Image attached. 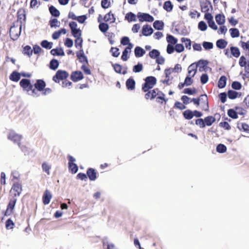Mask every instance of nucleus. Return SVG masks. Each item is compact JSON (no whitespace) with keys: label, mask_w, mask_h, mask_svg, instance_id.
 Instances as JSON below:
<instances>
[{"label":"nucleus","mask_w":249,"mask_h":249,"mask_svg":"<svg viewBox=\"0 0 249 249\" xmlns=\"http://www.w3.org/2000/svg\"><path fill=\"white\" fill-rule=\"evenodd\" d=\"M104 20L106 21H109L110 23H114L115 22V18L114 15L111 12H109L106 14L104 17Z\"/></svg>","instance_id":"obj_19"},{"label":"nucleus","mask_w":249,"mask_h":249,"mask_svg":"<svg viewBox=\"0 0 249 249\" xmlns=\"http://www.w3.org/2000/svg\"><path fill=\"white\" fill-rule=\"evenodd\" d=\"M231 36L232 38L237 37L239 36V31L237 28H231L229 30Z\"/></svg>","instance_id":"obj_32"},{"label":"nucleus","mask_w":249,"mask_h":249,"mask_svg":"<svg viewBox=\"0 0 249 249\" xmlns=\"http://www.w3.org/2000/svg\"><path fill=\"white\" fill-rule=\"evenodd\" d=\"M228 97L231 99H234L241 96V93L232 90H229L228 92Z\"/></svg>","instance_id":"obj_15"},{"label":"nucleus","mask_w":249,"mask_h":249,"mask_svg":"<svg viewBox=\"0 0 249 249\" xmlns=\"http://www.w3.org/2000/svg\"><path fill=\"white\" fill-rule=\"evenodd\" d=\"M110 51L112 53V55L114 57H118L120 54L119 49L117 48L112 47L111 48Z\"/></svg>","instance_id":"obj_61"},{"label":"nucleus","mask_w":249,"mask_h":249,"mask_svg":"<svg viewBox=\"0 0 249 249\" xmlns=\"http://www.w3.org/2000/svg\"><path fill=\"white\" fill-rule=\"evenodd\" d=\"M19 85L24 90L27 92L29 95L34 97H37L39 95L35 89L33 88V86L31 84L29 79H22L19 82Z\"/></svg>","instance_id":"obj_1"},{"label":"nucleus","mask_w":249,"mask_h":249,"mask_svg":"<svg viewBox=\"0 0 249 249\" xmlns=\"http://www.w3.org/2000/svg\"><path fill=\"white\" fill-rule=\"evenodd\" d=\"M196 92V89H192L190 88L185 89L183 90V93L185 94H188L189 95H192Z\"/></svg>","instance_id":"obj_57"},{"label":"nucleus","mask_w":249,"mask_h":249,"mask_svg":"<svg viewBox=\"0 0 249 249\" xmlns=\"http://www.w3.org/2000/svg\"><path fill=\"white\" fill-rule=\"evenodd\" d=\"M227 78L225 76H222L218 82V87L219 88H223L226 86Z\"/></svg>","instance_id":"obj_27"},{"label":"nucleus","mask_w":249,"mask_h":249,"mask_svg":"<svg viewBox=\"0 0 249 249\" xmlns=\"http://www.w3.org/2000/svg\"><path fill=\"white\" fill-rule=\"evenodd\" d=\"M45 86V83L42 80H37L35 84V88L39 91H42Z\"/></svg>","instance_id":"obj_14"},{"label":"nucleus","mask_w":249,"mask_h":249,"mask_svg":"<svg viewBox=\"0 0 249 249\" xmlns=\"http://www.w3.org/2000/svg\"><path fill=\"white\" fill-rule=\"evenodd\" d=\"M75 37L76 38V39L75 41V47L76 48H78V47L81 48L82 45L83 40H82V38L81 37V36H78Z\"/></svg>","instance_id":"obj_46"},{"label":"nucleus","mask_w":249,"mask_h":249,"mask_svg":"<svg viewBox=\"0 0 249 249\" xmlns=\"http://www.w3.org/2000/svg\"><path fill=\"white\" fill-rule=\"evenodd\" d=\"M87 175L91 180H94L96 178V173L92 168L88 169L87 172Z\"/></svg>","instance_id":"obj_17"},{"label":"nucleus","mask_w":249,"mask_h":249,"mask_svg":"<svg viewBox=\"0 0 249 249\" xmlns=\"http://www.w3.org/2000/svg\"><path fill=\"white\" fill-rule=\"evenodd\" d=\"M166 40L171 45L176 44L178 42V39L172 35H167Z\"/></svg>","instance_id":"obj_33"},{"label":"nucleus","mask_w":249,"mask_h":249,"mask_svg":"<svg viewBox=\"0 0 249 249\" xmlns=\"http://www.w3.org/2000/svg\"><path fill=\"white\" fill-rule=\"evenodd\" d=\"M83 78V75L81 71H75L71 75V79L74 82H77L82 80Z\"/></svg>","instance_id":"obj_11"},{"label":"nucleus","mask_w":249,"mask_h":249,"mask_svg":"<svg viewBox=\"0 0 249 249\" xmlns=\"http://www.w3.org/2000/svg\"><path fill=\"white\" fill-rule=\"evenodd\" d=\"M143 66L142 64L139 63L134 66L133 71L134 72H139L142 70Z\"/></svg>","instance_id":"obj_48"},{"label":"nucleus","mask_w":249,"mask_h":249,"mask_svg":"<svg viewBox=\"0 0 249 249\" xmlns=\"http://www.w3.org/2000/svg\"><path fill=\"white\" fill-rule=\"evenodd\" d=\"M201 99L203 100L204 102L205 103L206 105L205 107H203V109L205 110H208V103L207 102V96L206 95H202L201 96Z\"/></svg>","instance_id":"obj_54"},{"label":"nucleus","mask_w":249,"mask_h":249,"mask_svg":"<svg viewBox=\"0 0 249 249\" xmlns=\"http://www.w3.org/2000/svg\"><path fill=\"white\" fill-rule=\"evenodd\" d=\"M215 20L219 25H222L224 23L225 19L224 15L218 14L215 16Z\"/></svg>","instance_id":"obj_30"},{"label":"nucleus","mask_w":249,"mask_h":249,"mask_svg":"<svg viewBox=\"0 0 249 249\" xmlns=\"http://www.w3.org/2000/svg\"><path fill=\"white\" fill-rule=\"evenodd\" d=\"M20 78V74L16 71L13 72L10 76V79L13 81L18 82Z\"/></svg>","instance_id":"obj_25"},{"label":"nucleus","mask_w":249,"mask_h":249,"mask_svg":"<svg viewBox=\"0 0 249 249\" xmlns=\"http://www.w3.org/2000/svg\"><path fill=\"white\" fill-rule=\"evenodd\" d=\"M228 114L229 117L233 119H237L238 118L236 110L235 111L232 109H230L228 110Z\"/></svg>","instance_id":"obj_44"},{"label":"nucleus","mask_w":249,"mask_h":249,"mask_svg":"<svg viewBox=\"0 0 249 249\" xmlns=\"http://www.w3.org/2000/svg\"><path fill=\"white\" fill-rule=\"evenodd\" d=\"M216 46L220 49H224L227 45L228 42L224 39H219L216 41Z\"/></svg>","instance_id":"obj_22"},{"label":"nucleus","mask_w":249,"mask_h":249,"mask_svg":"<svg viewBox=\"0 0 249 249\" xmlns=\"http://www.w3.org/2000/svg\"><path fill=\"white\" fill-rule=\"evenodd\" d=\"M125 18L128 20V22L136 21V16L132 12L128 13L125 16Z\"/></svg>","instance_id":"obj_26"},{"label":"nucleus","mask_w":249,"mask_h":249,"mask_svg":"<svg viewBox=\"0 0 249 249\" xmlns=\"http://www.w3.org/2000/svg\"><path fill=\"white\" fill-rule=\"evenodd\" d=\"M175 107L180 109L183 110L186 108V106L182 104L181 103L179 102H177L175 104Z\"/></svg>","instance_id":"obj_63"},{"label":"nucleus","mask_w":249,"mask_h":249,"mask_svg":"<svg viewBox=\"0 0 249 249\" xmlns=\"http://www.w3.org/2000/svg\"><path fill=\"white\" fill-rule=\"evenodd\" d=\"M247 64V62L246 61V59L245 57L244 56H242L240 58V59H239V65L241 67H243L246 66Z\"/></svg>","instance_id":"obj_56"},{"label":"nucleus","mask_w":249,"mask_h":249,"mask_svg":"<svg viewBox=\"0 0 249 249\" xmlns=\"http://www.w3.org/2000/svg\"><path fill=\"white\" fill-rule=\"evenodd\" d=\"M51 53L53 55H57L63 56L65 54L63 50L61 48L52 49L51 51Z\"/></svg>","instance_id":"obj_24"},{"label":"nucleus","mask_w":249,"mask_h":249,"mask_svg":"<svg viewBox=\"0 0 249 249\" xmlns=\"http://www.w3.org/2000/svg\"><path fill=\"white\" fill-rule=\"evenodd\" d=\"M156 78L153 76H148L145 79V83L142 86V89L144 92L147 91L152 89L156 84Z\"/></svg>","instance_id":"obj_3"},{"label":"nucleus","mask_w":249,"mask_h":249,"mask_svg":"<svg viewBox=\"0 0 249 249\" xmlns=\"http://www.w3.org/2000/svg\"><path fill=\"white\" fill-rule=\"evenodd\" d=\"M43 171L46 172L48 175H50V169H51V165L49 164L44 162L42 165Z\"/></svg>","instance_id":"obj_45"},{"label":"nucleus","mask_w":249,"mask_h":249,"mask_svg":"<svg viewBox=\"0 0 249 249\" xmlns=\"http://www.w3.org/2000/svg\"><path fill=\"white\" fill-rule=\"evenodd\" d=\"M69 26L74 37L81 36V31L79 29L77 28V24L75 22L71 21L70 22Z\"/></svg>","instance_id":"obj_7"},{"label":"nucleus","mask_w":249,"mask_h":249,"mask_svg":"<svg viewBox=\"0 0 249 249\" xmlns=\"http://www.w3.org/2000/svg\"><path fill=\"white\" fill-rule=\"evenodd\" d=\"M238 128L240 129H243L244 131L249 133V125L246 123H242L240 125L239 124Z\"/></svg>","instance_id":"obj_47"},{"label":"nucleus","mask_w":249,"mask_h":249,"mask_svg":"<svg viewBox=\"0 0 249 249\" xmlns=\"http://www.w3.org/2000/svg\"><path fill=\"white\" fill-rule=\"evenodd\" d=\"M16 202L17 198H16L15 197H13L10 199L7 209L5 213V215H10L12 213Z\"/></svg>","instance_id":"obj_8"},{"label":"nucleus","mask_w":249,"mask_h":249,"mask_svg":"<svg viewBox=\"0 0 249 249\" xmlns=\"http://www.w3.org/2000/svg\"><path fill=\"white\" fill-rule=\"evenodd\" d=\"M175 50L178 53H181L184 51V46L181 44H177L175 46Z\"/></svg>","instance_id":"obj_60"},{"label":"nucleus","mask_w":249,"mask_h":249,"mask_svg":"<svg viewBox=\"0 0 249 249\" xmlns=\"http://www.w3.org/2000/svg\"><path fill=\"white\" fill-rule=\"evenodd\" d=\"M49 11L52 16L55 17H58L60 15L59 11L54 6H51L49 8Z\"/></svg>","instance_id":"obj_31"},{"label":"nucleus","mask_w":249,"mask_h":249,"mask_svg":"<svg viewBox=\"0 0 249 249\" xmlns=\"http://www.w3.org/2000/svg\"><path fill=\"white\" fill-rule=\"evenodd\" d=\"M126 86L128 89H134L135 86V81L131 78L128 79L126 82Z\"/></svg>","instance_id":"obj_21"},{"label":"nucleus","mask_w":249,"mask_h":249,"mask_svg":"<svg viewBox=\"0 0 249 249\" xmlns=\"http://www.w3.org/2000/svg\"><path fill=\"white\" fill-rule=\"evenodd\" d=\"M226 150L227 148L224 144H219L216 147V151L220 153H225Z\"/></svg>","instance_id":"obj_42"},{"label":"nucleus","mask_w":249,"mask_h":249,"mask_svg":"<svg viewBox=\"0 0 249 249\" xmlns=\"http://www.w3.org/2000/svg\"><path fill=\"white\" fill-rule=\"evenodd\" d=\"M192 77L189 75H188L184 81V83L186 86H190L193 82V80L192 79Z\"/></svg>","instance_id":"obj_55"},{"label":"nucleus","mask_w":249,"mask_h":249,"mask_svg":"<svg viewBox=\"0 0 249 249\" xmlns=\"http://www.w3.org/2000/svg\"><path fill=\"white\" fill-rule=\"evenodd\" d=\"M134 52L135 55L137 57L142 56L145 53V51L140 47H136Z\"/></svg>","instance_id":"obj_20"},{"label":"nucleus","mask_w":249,"mask_h":249,"mask_svg":"<svg viewBox=\"0 0 249 249\" xmlns=\"http://www.w3.org/2000/svg\"><path fill=\"white\" fill-rule=\"evenodd\" d=\"M231 87L233 89L239 90L241 88V84L239 82H233L232 83Z\"/></svg>","instance_id":"obj_58"},{"label":"nucleus","mask_w":249,"mask_h":249,"mask_svg":"<svg viewBox=\"0 0 249 249\" xmlns=\"http://www.w3.org/2000/svg\"><path fill=\"white\" fill-rule=\"evenodd\" d=\"M163 8L167 12H171L173 9V5L170 1H166L163 5Z\"/></svg>","instance_id":"obj_34"},{"label":"nucleus","mask_w":249,"mask_h":249,"mask_svg":"<svg viewBox=\"0 0 249 249\" xmlns=\"http://www.w3.org/2000/svg\"><path fill=\"white\" fill-rule=\"evenodd\" d=\"M157 95L158 96V97H157V101L158 102H160V100H164V101H165V99H164V96H165V95L162 93L160 91H159L158 90V91H157Z\"/></svg>","instance_id":"obj_51"},{"label":"nucleus","mask_w":249,"mask_h":249,"mask_svg":"<svg viewBox=\"0 0 249 249\" xmlns=\"http://www.w3.org/2000/svg\"><path fill=\"white\" fill-rule=\"evenodd\" d=\"M160 54V52L156 49H153L149 53V56L152 59H156Z\"/></svg>","instance_id":"obj_37"},{"label":"nucleus","mask_w":249,"mask_h":249,"mask_svg":"<svg viewBox=\"0 0 249 249\" xmlns=\"http://www.w3.org/2000/svg\"><path fill=\"white\" fill-rule=\"evenodd\" d=\"M209 77L207 74H203L200 77V81L202 84H206L208 80Z\"/></svg>","instance_id":"obj_59"},{"label":"nucleus","mask_w":249,"mask_h":249,"mask_svg":"<svg viewBox=\"0 0 249 249\" xmlns=\"http://www.w3.org/2000/svg\"><path fill=\"white\" fill-rule=\"evenodd\" d=\"M203 46L205 50H210L213 48V44L209 42H204Z\"/></svg>","instance_id":"obj_52"},{"label":"nucleus","mask_w":249,"mask_h":249,"mask_svg":"<svg viewBox=\"0 0 249 249\" xmlns=\"http://www.w3.org/2000/svg\"><path fill=\"white\" fill-rule=\"evenodd\" d=\"M196 124L199 126L200 128H204L205 126L204 121L202 119H198L196 121Z\"/></svg>","instance_id":"obj_53"},{"label":"nucleus","mask_w":249,"mask_h":249,"mask_svg":"<svg viewBox=\"0 0 249 249\" xmlns=\"http://www.w3.org/2000/svg\"><path fill=\"white\" fill-rule=\"evenodd\" d=\"M77 56L80 62L83 63L85 62L86 63H88L87 58L85 55L84 52L82 50H80L79 52L77 53Z\"/></svg>","instance_id":"obj_16"},{"label":"nucleus","mask_w":249,"mask_h":249,"mask_svg":"<svg viewBox=\"0 0 249 249\" xmlns=\"http://www.w3.org/2000/svg\"><path fill=\"white\" fill-rule=\"evenodd\" d=\"M58 61L57 60L53 59L50 62V68L52 70H55L58 68Z\"/></svg>","instance_id":"obj_36"},{"label":"nucleus","mask_w":249,"mask_h":249,"mask_svg":"<svg viewBox=\"0 0 249 249\" xmlns=\"http://www.w3.org/2000/svg\"><path fill=\"white\" fill-rule=\"evenodd\" d=\"M193 112L191 110L188 109L183 112V116L186 119L190 120L193 117Z\"/></svg>","instance_id":"obj_35"},{"label":"nucleus","mask_w":249,"mask_h":249,"mask_svg":"<svg viewBox=\"0 0 249 249\" xmlns=\"http://www.w3.org/2000/svg\"><path fill=\"white\" fill-rule=\"evenodd\" d=\"M50 25L52 28L59 27L60 26V22L56 18H54L50 21Z\"/></svg>","instance_id":"obj_39"},{"label":"nucleus","mask_w":249,"mask_h":249,"mask_svg":"<svg viewBox=\"0 0 249 249\" xmlns=\"http://www.w3.org/2000/svg\"><path fill=\"white\" fill-rule=\"evenodd\" d=\"M7 138L8 140L13 141L14 143H17L20 147V141L22 139V136L17 133L15 131L11 130L9 132Z\"/></svg>","instance_id":"obj_4"},{"label":"nucleus","mask_w":249,"mask_h":249,"mask_svg":"<svg viewBox=\"0 0 249 249\" xmlns=\"http://www.w3.org/2000/svg\"><path fill=\"white\" fill-rule=\"evenodd\" d=\"M137 17L139 18V21L141 22H143L144 21L147 22H152L154 19V18L149 14L141 12H139L138 13Z\"/></svg>","instance_id":"obj_6"},{"label":"nucleus","mask_w":249,"mask_h":249,"mask_svg":"<svg viewBox=\"0 0 249 249\" xmlns=\"http://www.w3.org/2000/svg\"><path fill=\"white\" fill-rule=\"evenodd\" d=\"M69 76V74L65 71L59 70L56 74L53 77V80L55 82H59L60 80L66 78Z\"/></svg>","instance_id":"obj_5"},{"label":"nucleus","mask_w":249,"mask_h":249,"mask_svg":"<svg viewBox=\"0 0 249 249\" xmlns=\"http://www.w3.org/2000/svg\"><path fill=\"white\" fill-rule=\"evenodd\" d=\"M158 91V89H154L148 92L145 95V97L146 99H152L154 98L157 96V91Z\"/></svg>","instance_id":"obj_18"},{"label":"nucleus","mask_w":249,"mask_h":249,"mask_svg":"<svg viewBox=\"0 0 249 249\" xmlns=\"http://www.w3.org/2000/svg\"><path fill=\"white\" fill-rule=\"evenodd\" d=\"M99 28L101 32L105 33L108 30L109 26L107 23H102L99 24Z\"/></svg>","instance_id":"obj_41"},{"label":"nucleus","mask_w":249,"mask_h":249,"mask_svg":"<svg viewBox=\"0 0 249 249\" xmlns=\"http://www.w3.org/2000/svg\"><path fill=\"white\" fill-rule=\"evenodd\" d=\"M210 3L204 2L201 4V11L203 13H207L209 10ZM212 7L211 5H210Z\"/></svg>","instance_id":"obj_38"},{"label":"nucleus","mask_w":249,"mask_h":249,"mask_svg":"<svg viewBox=\"0 0 249 249\" xmlns=\"http://www.w3.org/2000/svg\"><path fill=\"white\" fill-rule=\"evenodd\" d=\"M69 169L72 173H76L78 170V166L74 163H69Z\"/></svg>","instance_id":"obj_43"},{"label":"nucleus","mask_w":249,"mask_h":249,"mask_svg":"<svg viewBox=\"0 0 249 249\" xmlns=\"http://www.w3.org/2000/svg\"><path fill=\"white\" fill-rule=\"evenodd\" d=\"M22 191V187L21 185L18 183H15L11 190V193L13 194L14 196L16 197L17 196H19Z\"/></svg>","instance_id":"obj_9"},{"label":"nucleus","mask_w":249,"mask_h":249,"mask_svg":"<svg viewBox=\"0 0 249 249\" xmlns=\"http://www.w3.org/2000/svg\"><path fill=\"white\" fill-rule=\"evenodd\" d=\"M153 32V30L152 27L148 25H144L142 29V34L143 36H148L151 35Z\"/></svg>","instance_id":"obj_12"},{"label":"nucleus","mask_w":249,"mask_h":249,"mask_svg":"<svg viewBox=\"0 0 249 249\" xmlns=\"http://www.w3.org/2000/svg\"><path fill=\"white\" fill-rule=\"evenodd\" d=\"M14 225V222L10 219H8L6 222V227L7 229H12Z\"/></svg>","instance_id":"obj_62"},{"label":"nucleus","mask_w":249,"mask_h":249,"mask_svg":"<svg viewBox=\"0 0 249 249\" xmlns=\"http://www.w3.org/2000/svg\"><path fill=\"white\" fill-rule=\"evenodd\" d=\"M22 28L21 22L17 21L13 23L10 29V35L13 40H16L19 37Z\"/></svg>","instance_id":"obj_2"},{"label":"nucleus","mask_w":249,"mask_h":249,"mask_svg":"<svg viewBox=\"0 0 249 249\" xmlns=\"http://www.w3.org/2000/svg\"><path fill=\"white\" fill-rule=\"evenodd\" d=\"M205 124L207 126H211L215 121V118L213 116H208L204 120Z\"/></svg>","instance_id":"obj_28"},{"label":"nucleus","mask_w":249,"mask_h":249,"mask_svg":"<svg viewBox=\"0 0 249 249\" xmlns=\"http://www.w3.org/2000/svg\"><path fill=\"white\" fill-rule=\"evenodd\" d=\"M227 95L225 92L221 93L219 95V97L220 99V100L222 103H224L226 101Z\"/></svg>","instance_id":"obj_64"},{"label":"nucleus","mask_w":249,"mask_h":249,"mask_svg":"<svg viewBox=\"0 0 249 249\" xmlns=\"http://www.w3.org/2000/svg\"><path fill=\"white\" fill-rule=\"evenodd\" d=\"M197 65L196 63H193L188 68V75L191 77H194L197 71Z\"/></svg>","instance_id":"obj_10"},{"label":"nucleus","mask_w":249,"mask_h":249,"mask_svg":"<svg viewBox=\"0 0 249 249\" xmlns=\"http://www.w3.org/2000/svg\"><path fill=\"white\" fill-rule=\"evenodd\" d=\"M198 27L199 30L202 31H204L207 29V24L203 21L199 22Z\"/></svg>","instance_id":"obj_50"},{"label":"nucleus","mask_w":249,"mask_h":249,"mask_svg":"<svg viewBox=\"0 0 249 249\" xmlns=\"http://www.w3.org/2000/svg\"><path fill=\"white\" fill-rule=\"evenodd\" d=\"M52 196L49 191L46 190L43 196V202L45 205L50 203Z\"/></svg>","instance_id":"obj_13"},{"label":"nucleus","mask_w":249,"mask_h":249,"mask_svg":"<svg viewBox=\"0 0 249 249\" xmlns=\"http://www.w3.org/2000/svg\"><path fill=\"white\" fill-rule=\"evenodd\" d=\"M23 52L24 54H26L29 56H30L33 53V50L31 47L29 46H26L23 49Z\"/></svg>","instance_id":"obj_49"},{"label":"nucleus","mask_w":249,"mask_h":249,"mask_svg":"<svg viewBox=\"0 0 249 249\" xmlns=\"http://www.w3.org/2000/svg\"><path fill=\"white\" fill-rule=\"evenodd\" d=\"M164 23L162 21L160 20H156L153 23V27L155 29L160 30L163 28Z\"/></svg>","instance_id":"obj_29"},{"label":"nucleus","mask_w":249,"mask_h":249,"mask_svg":"<svg viewBox=\"0 0 249 249\" xmlns=\"http://www.w3.org/2000/svg\"><path fill=\"white\" fill-rule=\"evenodd\" d=\"M232 55L235 57H238L240 54L239 49L236 47H231L230 48Z\"/></svg>","instance_id":"obj_23"},{"label":"nucleus","mask_w":249,"mask_h":249,"mask_svg":"<svg viewBox=\"0 0 249 249\" xmlns=\"http://www.w3.org/2000/svg\"><path fill=\"white\" fill-rule=\"evenodd\" d=\"M53 43L49 42L47 40H43L41 43V45L42 47L46 49H50L52 48Z\"/></svg>","instance_id":"obj_40"}]
</instances>
